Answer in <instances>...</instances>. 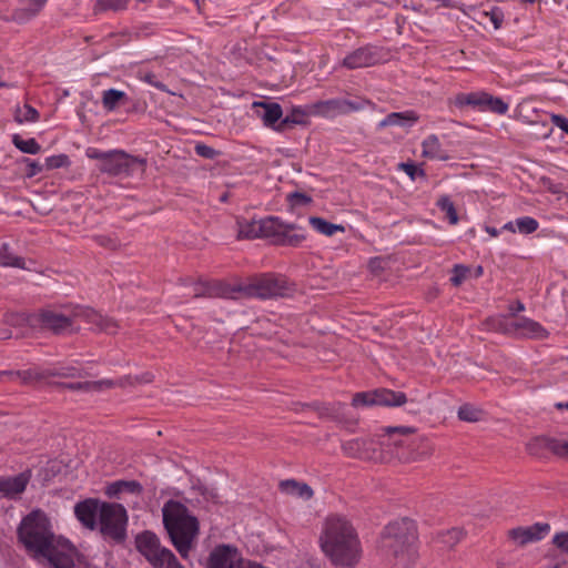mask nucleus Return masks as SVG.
I'll return each instance as SVG.
<instances>
[{
  "label": "nucleus",
  "mask_w": 568,
  "mask_h": 568,
  "mask_svg": "<svg viewBox=\"0 0 568 568\" xmlns=\"http://www.w3.org/2000/svg\"><path fill=\"white\" fill-rule=\"evenodd\" d=\"M18 537L27 551L40 564L53 568H75V547L61 536H55L48 516L37 509L19 525Z\"/></svg>",
  "instance_id": "obj_1"
},
{
  "label": "nucleus",
  "mask_w": 568,
  "mask_h": 568,
  "mask_svg": "<svg viewBox=\"0 0 568 568\" xmlns=\"http://www.w3.org/2000/svg\"><path fill=\"white\" fill-rule=\"evenodd\" d=\"M318 544L324 556L337 568H353L362 558V544L353 524L331 515L322 525Z\"/></svg>",
  "instance_id": "obj_2"
},
{
  "label": "nucleus",
  "mask_w": 568,
  "mask_h": 568,
  "mask_svg": "<svg viewBox=\"0 0 568 568\" xmlns=\"http://www.w3.org/2000/svg\"><path fill=\"white\" fill-rule=\"evenodd\" d=\"M162 513L172 544L182 558H187L199 530L196 518L187 513L184 505L174 500L165 503Z\"/></svg>",
  "instance_id": "obj_3"
},
{
  "label": "nucleus",
  "mask_w": 568,
  "mask_h": 568,
  "mask_svg": "<svg viewBox=\"0 0 568 568\" xmlns=\"http://www.w3.org/2000/svg\"><path fill=\"white\" fill-rule=\"evenodd\" d=\"M416 539L415 525L409 519H400L387 525L382 534L378 549L383 556L404 561L410 557Z\"/></svg>",
  "instance_id": "obj_4"
},
{
  "label": "nucleus",
  "mask_w": 568,
  "mask_h": 568,
  "mask_svg": "<svg viewBox=\"0 0 568 568\" xmlns=\"http://www.w3.org/2000/svg\"><path fill=\"white\" fill-rule=\"evenodd\" d=\"M235 300L239 297L274 298L286 296L291 287L285 277L274 274H262L245 283L233 284Z\"/></svg>",
  "instance_id": "obj_5"
},
{
  "label": "nucleus",
  "mask_w": 568,
  "mask_h": 568,
  "mask_svg": "<svg viewBox=\"0 0 568 568\" xmlns=\"http://www.w3.org/2000/svg\"><path fill=\"white\" fill-rule=\"evenodd\" d=\"M136 548L153 568H184L175 555L162 547L159 538L151 531H144L136 537Z\"/></svg>",
  "instance_id": "obj_6"
},
{
  "label": "nucleus",
  "mask_w": 568,
  "mask_h": 568,
  "mask_svg": "<svg viewBox=\"0 0 568 568\" xmlns=\"http://www.w3.org/2000/svg\"><path fill=\"white\" fill-rule=\"evenodd\" d=\"M146 166L144 158L128 154L122 150L109 151L104 164H99V171L112 176L143 174Z\"/></svg>",
  "instance_id": "obj_7"
},
{
  "label": "nucleus",
  "mask_w": 568,
  "mask_h": 568,
  "mask_svg": "<svg viewBox=\"0 0 568 568\" xmlns=\"http://www.w3.org/2000/svg\"><path fill=\"white\" fill-rule=\"evenodd\" d=\"M52 376L75 377L79 375L77 374V369L74 367L53 369L40 366H31L20 371H0V381L17 383L20 385H32Z\"/></svg>",
  "instance_id": "obj_8"
},
{
  "label": "nucleus",
  "mask_w": 568,
  "mask_h": 568,
  "mask_svg": "<svg viewBox=\"0 0 568 568\" xmlns=\"http://www.w3.org/2000/svg\"><path fill=\"white\" fill-rule=\"evenodd\" d=\"M128 514L120 504L102 503L98 526L102 535L115 540L125 536Z\"/></svg>",
  "instance_id": "obj_9"
},
{
  "label": "nucleus",
  "mask_w": 568,
  "mask_h": 568,
  "mask_svg": "<svg viewBox=\"0 0 568 568\" xmlns=\"http://www.w3.org/2000/svg\"><path fill=\"white\" fill-rule=\"evenodd\" d=\"M48 0H0V19L24 24L34 19Z\"/></svg>",
  "instance_id": "obj_10"
},
{
  "label": "nucleus",
  "mask_w": 568,
  "mask_h": 568,
  "mask_svg": "<svg viewBox=\"0 0 568 568\" xmlns=\"http://www.w3.org/2000/svg\"><path fill=\"white\" fill-rule=\"evenodd\" d=\"M457 108L471 106L479 111H491L497 114H505L508 104L500 98L493 97L485 91L458 93L454 99Z\"/></svg>",
  "instance_id": "obj_11"
},
{
  "label": "nucleus",
  "mask_w": 568,
  "mask_h": 568,
  "mask_svg": "<svg viewBox=\"0 0 568 568\" xmlns=\"http://www.w3.org/2000/svg\"><path fill=\"white\" fill-rule=\"evenodd\" d=\"M32 321L37 323V329H49L55 334L70 331L73 324V318L70 315L51 308L33 313Z\"/></svg>",
  "instance_id": "obj_12"
},
{
  "label": "nucleus",
  "mask_w": 568,
  "mask_h": 568,
  "mask_svg": "<svg viewBox=\"0 0 568 568\" xmlns=\"http://www.w3.org/2000/svg\"><path fill=\"white\" fill-rule=\"evenodd\" d=\"M550 532L548 523H536L531 526H519L507 531L508 539L518 547L537 542Z\"/></svg>",
  "instance_id": "obj_13"
},
{
  "label": "nucleus",
  "mask_w": 568,
  "mask_h": 568,
  "mask_svg": "<svg viewBox=\"0 0 568 568\" xmlns=\"http://www.w3.org/2000/svg\"><path fill=\"white\" fill-rule=\"evenodd\" d=\"M359 105L346 99L317 101L310 105V113L323 118H335L359 110Z\"/></svg>",
  "instance_id": "obj_14"
},
{
  "label": "nucleus",
  "mask_w": 568,
  "mask_h": 568,
  "mask_svg": "<svg viewBox=\"0 0 568 568\" xmlns=\"http://www.w3.org/2000/svg\"><path fill=\"white\" fill-rule=\"evenodd\" d=\"M193 297H221L235 300L233 284L220 281L195 282L192 287Z\"/></svg>",
  "instance_id": "obj_15"
},
{
  "label": "nucleus",
  "mask_w": 568,
  "mask_h": 568,
  "mask_svg": "<svg viewBox=\"0 0 568 568\" xmlns=\"http://www.w3.org/2000/svg\"><path fill=\"white\" fill-rule=\"evenodd\" d=\"M245 565L237 550L225 545L216 547L209 559V568H242Z\"/></svg>",
  "instance_id": "obj_16"
},
{
  "label": "nucleus",
  "mask_w": 568,
  "mask_h": 568,
  "mask_svg": "<svg viewBox=\"0 0 568 568\" xmlns=\"http://www.w3.org/2000/svg\"><path fill=\"white\" fill-rule=\"evenodd\" d=\"M379 61V53L374 47H363L348 53L342 62L347 69L366 68L376 64Z\"/></svg>",
  "instance_id": "obj_17"
},
{
  "label": "nucleus",
  "mask_w": 568,
  "mask_h": 568,
  "mask_svg": "<svg viewBox=\"0 0 568 568\" xmlns=\"http://www.w3.org/2000/svg\"><path fill=\"white\" fill-rule=\"evenodd\" d=\"M257 118H260L264 126L277 131V124L281 122L283 116L282 106L276 102L266 101H254L252 103Z\"/></svg>",
  "instance_id": "obj_18"
},
{
  "label": "nucleus",
  "mask_w": 568,
  "mask_h": 568,
  "mask_svg": "<svg viewBox=\"0 0 568 568\" xmlns=\"http://www.w3.org/2000/svg\"><path fill=\"white\" fill-rule=\"evenodd\" d=\"M101 504L98 499H85L74 506L77 519L88 529L94 530L98 527Z\"/></svg>",
  "instance_id": "obj_19"
},
{
  "label": "nucleus",
  "mask_w": 568,
  "mask_h": 568,
  "mask_svg": "<svg viewBox=\"0 0 568 568\" xmlns=\"http://www.w3.org/2000/svg\"><path fill=\"white\" fill-rule=\"evenodd\" d=\"M343 452L354 458L374 459L375 456V442L366 438H354L343 443Z\"/></svg>",
  "instance_id": "obj_20"
},
{
  "label": "nucleus",
  "mask_w": 568,
  "mask_h": 568,
  "mask_svg": "<svg viewBox=\"0 0 568 568\" xmlns=\"http://www.w3.org/2000/svg\"><path fill=\"white\" fill-rule=\"evenodd\" d=\"M30 478V470L12 477H0V493L7 498H16L26 490Z\"/></svg>",
  "instance_id": "obj_21"
},
{
  "label": "nucleus",
  "mask_w": 568,
  "mask_h": 568,
  "mask_svg": "<svg viewBox=\"0 0 568 568\" xmlns=\"http://www.w3.org/2000/svg\"><path fill=\"white\" fill-rule=\"evenodd\" d=\"M75 316L83 317L98 332L114 334L119 328L114 320L103 316L93 310H82Z\"/></svg>",
  "instance_id": "obj_22"
},
{
  "label": "nucleus",
  "mask_w": 568,
  "mask_h": 568,
  "mask_svg": "<svg viewBox=\"0 0 568 568\" xmlns=\"http://www.w3.org/2000/svg\"><path fill=\"white\" fill-rule=\"evenodd\" d=\"M558 439L546 437V436H537L531 438L526 444V450L529 455L538 458L546 457L548 453L555 454V446H557Z\"/></svg>",
  "instance_id": "obj_23"
},
{
  "label": "nucleus",
  "mask_w": 568,
  "mask_h": 568,
  "mask_svg": "<svg viewBox=\"0 0 568 568\" xmlns=\"http://www.w3.org/2000/svg\"><path fill=\"white\" fill-rule=\"evenodd\" d=\"M419 116L418 114L413 110H407L404 112H393L386 115L379 123L378 128H386V126H400V128H410L413 126L417 121Z\"/></svg>",
  "instance_id": "obj_24"
},
{
  "label": "nucleus",
  "mask_w": 568,
  "mask_h": 568,
  "mask_svg": "<svg viewBox=\"0 0 568 568\" xmlns=\"http://www.w3.org/2000/svg\"><path fill=\"white\" fill-rule=\"evenodd\" d=\"M513 333H519L527 337H544L546 329L538 323L527 317H519L511 322Z\"/></svg>",
  "instance_id": "obj_25"
},
{
  "label": "nucleus",
  "mask_w": 568,
  "mask_h": 568,
  "mask_svg": "<svg viewBox=\"0 0 568 568\" xmlns=\"http://www.w3.org/2000/svg\"><path fill=\"white\" fill-rule=\"evenodd\" d=\"M306 240L305 231L295 224H285L277 240L278 245L300 246Z\"/></svg>",
  "instance_id": "obj_26"
},
{
  "label": "nucleus",
  "mask_w": 568,
  "mask_h": 568,
  "mask_svg": "<svg viewBox=\"0 0 568 568\" xmlns=\"http://www.w3.org/2000/svg\"><path fill=\"white\" fill-rule=\"evenodd\" d=\"M423 156L432 160L446 161L449 159L446 151L442 148L438 138L434 134L428 135L422 143Z\"/></svg>",
  "instance_id": "obj_27"
},
{
  "label": "nucleus",
  "mask_w": 568,
  "mask_h": 568,
  "mask_svg": "<svg viewBox=\"0 0 568 568\" xmlns=\"http://www.w3.org/2000/svg\"><path fill=\"white\" fill-rule=\"evenodd\" d=\"M142 491V485L136 480H116L106 487L105 494L109 497H118L122 493L140 496Z\"/></svg>",
  "instance_id": "obj_28"
},
{
  "label": "nucleus",
  "mask_w": 568,
  "mask_h": 568,
  "mask_svg": "<svg viewBox=\"0 0 568 568\" xmlns=\"http://www.w3.org/2000/svg\"><path fill=\"white\" fill-rule=\"evenodd\" d=\"M128 102L129 98L124 91L108 89L102 92L101 103L108 112H112Z\"/></svg>",
  "instance_id": "obj_29"
},
{
  "label": "nucleus",
  "mask_w": 568,
  "mask_h": 568,
  "mask_svg": "<svg viewBox=\"0 0 568 568\" xmlns=\"http://www.w3.org/2000/svg\"><path fill=\"white\" fill-rule=\"evenodd\" d=\"M283 226L284 223L278 217L261 219L258 225L261 237L271 239L276 244Z\"/></svg>",
  "instance_id": "obj_30"
},
{
  "label": "nucleus",
  "mask_w": 568,
  "mask_h": 568,
  "mask_svg": "<svg viewBox=\"0 0 568 568\" xmlns=\"http://www.w3.org/2000/svg\"><path fill=\"white\" fill-rule=\"evenodd\" d=\"M374 396L378 406H402L407 400L404 393L385 388L374 390Z\"/></svg>",
  "instance_id": "obj_31"
},
{
  "label": "nucleus",
  "mask_w": 568,
  "mask_h": 568,
  "mask_svg": "<svg viewBox=\"0 0 568 568\" xmlns=\"http://www.w3.org/2000/svg\"><path fill=\"white\" fill-rule=\"evenodd\" d=\"M33 313L27 314V313H10L7 314L4 317V321L8 325L12 327H18L22 329V335H26L29 333V331L37 329V323L32 321Z\"/></svg>",
  "instance_id": "obj_32"
},
{
  "label": "nucleus",
  "mask_w": 568,
  "mask_h": 568,
  "mask_svg": "<svg viewBox=\"0 0 568 568\" xmlns=\"http://www.w3.org/2000/svg\"><path fill=\"white\" fill-rule=\"evenodd\" d=\"M0 266L29 270L24 258L17 255L8 243L0 246Z\"/></svg>",
  "instance_id": "obj_33"
},
{
  "label": "nucleus",
  "mask_w": 568,
  "mask_h": 568,
  "mask_svg": "<svg viewBox=\"0 0 568 568\" xmlns=\"http://www.w3.org/2000/svg\"><path fill=\"white\" fill-rule=\"evenodd\" d=\"M115 383L112 379H101L94 382H78V383H69L64 386L72 390H82V392H102L104 389L112 388Z\"/></svg>",
  "instance_id": "obj_34"
},
{
  "label": "nucleus",
  "mask_w": 568,
  "mask_h": 568,
  "mask_svg": "<svg viewBox=\"0 0 568 568\" xmlns=\"http://www.w3.org/2000/svg\"><path fill=\"white\" fill-rule=\"evenodd\" d=\"M308 223L317 233L326 236H332L336 232H345V227L342 224H334L318 216H311Z\"/></svg>",
  "instance_id": "obj_35"
},
{
  "label": "nucleus",
  "mask_w": 568,
  "mask_h": 568,
  "mask_svg": "<svg viewBox=\"0 0 568 568\" xmlns=\"http://www.w3.org/2000/svg\"><path fill=\"white\" fill-rule=\"evenodd\" d=\"M465 532L462 528H450L437 534V542L442 548L450 549L464 538Z\"/></svg>",
  "instance_id": "obj_36"
},
{
  "label": "nucleus",
  "mask_w": 568,
  "mask_h": 568,
  "mask_svg": "<svg viewBox=\"0 0 568 568\" xmlns=\"http://www.w3.org/2000/svg\"><path fill=\"white\" fill-rule=\"evenodd\" d=\"M308 114H311L310 111L306 112L301 106H294L291 113L277 124V132H283L287 126L306 124L305 121Z\"/></svg>",
  "instance_id": "obj_37"
},
{
  "label": "nucleus",
  "mask_w": 568,
  "mask_h": 568,
  "mask_svg": "<svg viewBox=\"0 0 568 568\" xmlns=\"http://www.w3.org/2000/svg\"><path fill=\"white\" fill-rule=\"evenodd\" d=\"M237 237L239 239H256L261 237L258 225L260 220L237 219Z\"/></svg>",
  "instance_id": "obj_38"
},
{
  "label": "nucleus",
  "mask_w": 568,
  "mask_h": 568,
  "mask_svg": "<svg viewBox=\"0 0 568 568\" xmlns=\"http://www.w3.org/2000/svg\"><path fill=\"white\" fill-rule=\"evenodd\" d=\"M39 118V112L30 104L16 105L13 109V120L19 124L33 123Z\"/></svg>",
  "instance_id": "obj_39"
},
{
  "label": "nucleus",
  "mask_w": 568,
  "mask_h": 568,
  "mask_svg": "<svg viewBox=\"0 0 568 568\" xmlns=\"http://www.w3.org/2000/svg\"><path fill=\"white\" fill-rule=\"evenodd\" d=\"M281 486L284 491L295 497L310 499L313 496L312 488L306 484H301L295 480H286L283 481Z\"/></svg>",
  "instance_id": "obj_40"
},
{
  "label": "nucleus",
  "mask_w": 568,
  "mask_h": 568,
  "mask_svg": "<svg viewBox=\"0 0 568 568\" xmlns=\"http://www.w3.org/2000/svg\"><path fill=\"white\" fill-rule=\"evenodd\" d=\"M130 0H97L93 6V12L95 14L104 12H118L128 8Z\"/></svg>",
  "instance_id": "obj_41"
},
{
  "label": "nucleus",
  "mask_w": 568,
  "mask_h": 568,
  "mask_svg": "<svg viewBox=\"0 0 568 568\" xmlns=\"http://www.w3.org/2000/svg\"><path fill=\"white\" fill-rule=\"evenodd\" d=\"M483 325L487 331L513 333L511 322H509L508 317L504 315L489 317L483 323Z\"/></svg>",
  "instance_id": "obj_42"
},
{
  "label": "nucleus",
  "mask_w": 568,
  "mask_h": 568,
  "mask_svg": "<svg viewBox=\"0 0 568 568\" xmlns=\"http://www.w3.org/2000/svg\"><path fill=\"white\" fill-rule=\"evenodd\" d=\"M478 16L480 23L489 21L495 30L501 28L505 18L503 10L498 7H493L489 11H480Z\"/></svg>",
  "instance_id": "obj_43"
},
{
  "label": "nucleus",
  "mask_w": 568,
  "mask_h": 568,
  "mask_svg": "<svg viewBox=\"0 0 568 568\" xmlns=\"http://www.w3.org/2000/svg\"><path fill=\"white\" fill-rule=\"evenodd\" d=\"M12 143L18 150L27 154H38L41 151V145L33 138L23 140L19 134H13Z\"/></svg>",
  "instance_id": "obj_44"
},
{
  "label": "nucleus",
  "mask_w": 568,
  "mask_h": 568,
  "mask_svg": "<svg viewBox=\"0 0 568 568\" xmlns=\"http://www.w3.org/2000/svg\"><path fill=\"white\" fill-rule=\"evenodd\" d=\"M516 225L518 233L523 235L531 234L536 232L539 227L538 221L531 216H521L516 219Z\"/></svg>",
  "instance_id": "obj_45"
},
{
  "label": "nucleus",
  "mask_w": 568,
  "mask_h": 568,
  "mask_svg": "<svg viewBox=\"0 0 568 568\" xmlns=\"http://www.w3.org/2000/svg\"><path fill=\"white\" fill-rule=\"evenodd\" d=\"M438 207L446 213L447 219L450 224H456L458 222V215L455 210L454 203L450 201L448 196H442L437 202Z\"/></svg>",
  "instance_id": "obj_46"
},
{
  "label": "nucleus",
  "mask_w": 568,
  "mask_h": 568,
  "mask_svg": "<svg viewBox=\"0 0 568 568\" xmlns=\"http://www.w3.org/2000/svg\"><path fill=\"white\" fill-rule=\"evenodd\" d=\"M483 412L469 404L462 405L458 409V417L465 422H477L480 419Z\"/></svg>",
  "instance_id": "obj_47"
},
{
  "label": "nucleus",
  "mask_w": 568,
  "mask_h": 568,
  "mask_svg": "<svg viewBox=\"0 0 568 568\" xmlns=\"http://www.w3.org/2000/svg\"><path fill=\"white\" fill-rule=\"evenodd\" d=\"M397 168L399 171L405 172L410 178L412 181H415L418 178L426 176L425 171L420 166L412 162H400L398 163Z\"/></svg>",
  "instance_id": "obj_48"
},
{
  "label": "nucleus",
  "mask_w": 568,
  "mask_h": 568,
  "mask_svg": "<svg viewBox=\"0 0 568 568\" xmlns=\"http://www.w3.org/2000/svg\"><path fill=\"white\" fill-rule=\"evenodd\" d=\"M70 165L69 156L65 154L51 155L45 159L44 169L53 170Z\"/></svg>",
  "instance_id": "obj_49"
},
{
  "label": "nucleus",
  "mask_w": 568,
  "mask_h": 568,
  "mask_svg": "<svg viewBox=\"0 0 568 568\" xmlns=\"http://www.w3.org/2000/svg\"><path fill=\"white\" fill-rule=\"evenodd\" d=\"M374 392L356 393L353 397L352 405L355 407L359 406H374L375 403Z\"/></svg>",
  "instance_id": "obj_50"
},
{
  "label": "nucleus",
  "mask_w": 568,
  "mask_h": 568,
  "mask_svg": "<svg viewBox=\"0 0 568 568\" xmlns=\"http://www.w3.org/2000/svg\"><path fill=\"white\" fill-rule=\"evenodd\" d=\"M552 544L561 554L568 556V531L555 534L552 537Z\"/></svg>",
  "instance_id": "obj_51"
},
{
  "label": "nucleus",
  "mask_w": 568,
  "mask_h": 568,
  "mask_svg": "<svg viewBox=\"0 0 568 568\" xmlns=\"http://www.w3.org/2000/svg\"><path fill=\"white\" fill-rule=\"evenodd\" d=\"M453 273L450 281L455 286H458L466 280L469 268L465 265L457 264L454 266Z\"/></svg>",
  "instance_id": "obj_52"
},
{
  "label": "nucleus",
  "mask_w": 568,
  "mask_h": 568,
  "mask_svg": "<svg viewBox=\"0 0 568 568\" xmlns=\"http://www.w3.org/2000/svg\"><path fill=\"white\" fill-rule=\"evenodd\" d=\"M412 433H413V430L408 427H394V428L387 429V435H388L389 439H392L395 445L404 444L399 438H397V436H406Z\"/></svg>",
  "instance_id": "obj_53"
},
{
  "label": "nucleus",
  "mask_w": 568,
  "mask_h": 568,
  "mask_svg": "<svg viewBox=\"0 0 568 568\" xmlns=\"http://www.w3.org/2000/svg\"><path fill=\"white\" fill-rule=\"evenodd\" d=\"M24 162L27 163V172H26V175L28 178H33L36 176L37 174H39L40 172H42V170L44 169V165L40 164L39 162L34 161V160H31L29 158H26L24 159Z\"/></svg>",
  "instance_id": "obj_54"
},
{
  "label": "nucleus",
  "mask_w": 568,
  "mask_h": 568,
  "mask_svg": "<svg viewBox=\"0 0 568 568\" xmlns=\"http://www.w3.org/2000/svg\"><path fill=\"white\" fill-rule=\"evenodd\" d=\"M108 155H109V151L108 152H103L101 150L91 149V148L87 150V156L89 159L98 160L99 164H104Z\"/></svg>",
  "instance_id": "obj_55"
},
{
  "label": "nucleus",
  "mask_w": 568,
  "mask_h": 568,
  "mask_svg": "<svg viewBox=\"0 0 568 568\" xmlns=\"http://www.w3.org/2000/svg\"><path fill=\"white\" fill-rule=\"evenodd\" d=\"M552 123L568 134V119L560 114H551Z\"/></svg>",
  "instance_id": "obj_56"
},
{
  "label": "nucleus",
  "mask_w": 568,
  "mask_h": 568,
  "mask_svg": "<svg viewBox=\"0 0 568 568\" xmlns=\"http://www.w3.org/2000/svg\"><path fill=\"white\" fill-rule=\"evenodd\" d=\"M195 151H196V154H199L203 158H206V159L214 158V155L216 153L214 149H212L211 146L205 145V144H197L195 146Z\"/></svg>",
  "instance_id": "obj_57"
},
{
  "label": "nucleus",
  "mask_w": 568,
  "mask_h": 568,
  "mask_svg": "<svg viewBox=\"0 0 568 568\" xmlns=\"http://www.w3.org/2000/svg\"><path fill=\"white\" fill-rule=\"evenodd\" d=\"M555 448V455L568 459V440H558Z\"/></svg>",
  "instance_id": "obj_58"
},
{
  "label": "nucleus",
  "mask_w": 568,
  "mask_h": 568,
  "mask_svg": "<svg viewBox=\"0 0 568 568\" xmlns=\"http://www.w3.org/2000/svg\"><path fill=\"white\" fill-rule=\"evenodd\" d=\"M516 227H517V225H516V220H515V221H509V222L505 223L503 226V230L511 232V233H516V232H518V230Z\"/></svg>",
  "instance_id": "obj_59"
},
{
  "label": "nucleus",
  "mask_w": 568,
  "mask_h": 568,
  "mask_svg": "<svg viewBox=\"0 0 568 568\" xmlns=\"http://www.w3.org/2000/svg\"><path fill=\"white\" fill-rule=\"evenodd\" d=\"M525 310V305L521 302H516L515 305L510 306V311L513 313L523 312Z\"/></svg>",
  "instance_id": "obj_60"
},
{
  "label": "nucleus",
  "mask_w": 568,
  "mask_h": 568,
  "mask_svg": "<svg viewBox=\"0 0 568 568\" xmlns=\"http://www.w3.org/2000/svg\"><path fill=\"white\" fill-rule=\"evenodd\" d=\"M485 231L493 237H497L499 235V230L493 227V226H486Z\"/></svg>",
  "instance_id": "obj_61"
},
{
  "label": "nucleus",
  "mask_w": 568,
  "mask_h": 568,
  "mask_svg": "<svg viewBox=\"0 0 568 568\" xmlns=\"http://www.w3.org/2000/svg\"><path fill=\"white\" fill-rule=\"evenodd\" d=\"M12 335L8 329H0V338L7 339L10 338Z\"/></svg>",
  "instance_id": "obj_62"
},
{
  "label": "nucleus",
  "mask_w": 568,
  "mask_h": 568,
  "mask_svg": "<svg viewBox=\"0 0 568 568\" xmlns=\"http://www.w3.org/2000/svg\"><path fill=\"white\" fill-rule=\"evenodd\" d=\"M9 87H13L12 84H9L7 82H0V88H9Z\"/></svg>",
  "instance_id": "obj_63"
},
{
  "label": "nucleus",
  "mask_w": 568,
  "mask_h": 568,
  "mask_svg": "<svg viewBox=\"0 0 568 568\" xmlns=\"http://www.w3.org/2000/svg\"><path fill=\"white\" fill-rule=\"evenodd\" d=\"M556 406H557L558 408H564V407H565V408H567V409H568V403H566V404L558 403Z\"/></svg>",
  "instance_id": "obj_64"
}]
</instances>
